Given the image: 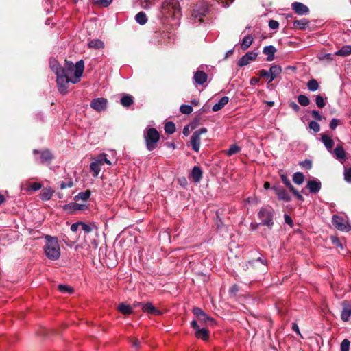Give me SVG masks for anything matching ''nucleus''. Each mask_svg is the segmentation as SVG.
I'll list each match as a JSON object with an SVG mask.
<instances>
[{
  "mask_svg": "<svg viewBox=\"0 0 351 351\" xmlns=\"http://www.w3.org/2000/svg\"><path fill=\"white\" fill-rule=\"evenodd\" d=\"M270 79L268 83L271 82L282 72L281 66L277 64L272 65L269 69Z\"/></svg>",
  "mask_w": 351,
  "mask_h": 351,
  "instance_id": "nucleus-22",
  "label": "nucleus"
},
{
  "mask_svg": "<svg viewBox=\"0 0 351 351\" xmlns=\"http://www.w3.org/2000/svg\"><path fill=\"white\" fill-rule=\"evenodd\" d=\"M207 132L206 128H202L195 131L191 137V145L194 151L198 152L200 148L201 138L200 136Z\"/></svg>",
  "mask_w": 351,
  "mask_h": 351,
  "instance_id": "nucleus-8",
  "label": "nucleus"
},
{
  "mask_svg": "<svg viewBox=\"0 0 351 351\" xmlns=\"http://www.w3.org/2000/svg\"><path fill=\"white\" fill-rule=\"evenodd\" d=\"M180 110L182 114H189L193 112V107L190 105L182 104L180 107Z\"/></svg>",
  "mask_w": 351,
  "mask_h": 351,
  "instance_id": "nucleus-43",
  "label": "nucleus"
},
{
  "mask_svg": "<svg viewBox=\"0 0 351 351\" xmlns=\"http://www.w3.org/2000/svg\"><path fill=\"white\" fill-rule=\"evenodd\" d=\"M256 261H258V262H260L261 263H262L264 265H266L267 264V261L265 258H263L261 257H258L256 260L249 261L247 264L250 266H253L254 263Z\"/></svg>",
  "mask_w": 351,
  "mask_h": 351,
  "instance_id": "nucleus-52",
  "label": "nucleus"
},
{
  "mask_svg": "<svg viewBox=\"0 0 351 351\" xmlns=\"http://www.w3.org/2000/svg\"><path fill=\"white\" fill-rule=\"evenodd\" d=\"M234 0H217V1L221 4L222 7H228Z\"/></svg>",
  "mask_w": 351,
  "mask_h": 351,
  "instance_id": "nucleus-61",
  "label": "nucleus"
},
{
  "mask_svg": "<svg viewBox=\"0 0 351 351\" xmlns=\"http://www.w3.org/2000/svg\"><path fill=\"white\" fill-rule=\"evenodd\" d=\"M351 54V46L343 45L340 49L335 52V55L339 56H348Z\"/></svg>",
  "mask_w": 351,
  "mask_h": 351,
  "instance_id": "nucleus-32",
  "label": "nucleus"
},
{
  "mask_svg": "<svg viewBox=\"0 0 351 351\" xmlns=\"http://www.w3.org/2000/svg\"><path fill=\"white\" fill-rule=\"evenodd\" d=\"M271 189L276 193L278 199L279 200L289 202L291 201V196L288 192L280 185H274L271 187Z\"/></svg>",
  "mask_w": 351,
  "mask_h": 351,
  "instance_id": "nucleus-12",
  "label": "nucleus"
},
{
  "mask_svg": "<svg viewBox=\"0 0 351 351\" xmlns=\"http://www.w3.org/2000/svg\"><path fill=\"white\" fill-rule=\"evenodd\" d=\"M332 222L333 226L339 230L346 232L351 230V226L349 225L341 216L334 215L332 216Z\"/></svg>",
  "mask_w": 351,
  "mask_h": 351,
  "instance_id": "nucleus-9",
  "label": "nucleus"
},
{
  "mask_svg": "<svg viewBox=\"0 0 351 351\" xmlns=\"http://www.w3.org/2000/svg\"><path fill=\"white\" fill-rule=\"evenodd\" d=\"M311 115H312V117L317 121H321L322 119V116L320 114V113L317 110H312Z\"/></svg>",
  "mask_w": 351,
  "mask_h": 351,
  "instance_id": "nucleus-57",
  "label": "nucleus"
},
{
  "mask_svg": "<svg viewBox=\"0 0 351 351\" xmlns=\"http://www.w3.org/2000/svg\"><path fill=\"white\" fill-rule=\"evenodd\" d=\"M202 170L198 166H195L191 170V177L194 182L198 183L202 178Z\"/></svg>",
  "mask_w": 351,
  "mask_h": 351,
  "instance_id": "nucleus-18",
  "label": "nucleus"
},
{
  "mask_svg": "<svg viewBox=\"0 0 351 351\" xmlns=\"http://www.w3.org/2000/svg\"><path fill=\"white\" fill-rule=\"evenodd\" d=\"M90 191L89 190H86L84 192H81L78 193L77 195L75 197V200L81 199L83 201H86L89 199L90 196Z\"/></svg>",
  "mask_w": 351,
  "mask_h": 351,
  "instance_id": "nucleus-39",
  "label": "nucleus"
},
{
  "mask_svg": "<svg viewBox=\"0 0 351 351\" xmlns=\"http://www.w3.org/2000/svg\"><path fill=\"white\" fill-rule=\"evenodd\" d=\"M140 305L142 307V310L144 312L151 313V314H156L160 315L161 314L160 311L156 309L152 303L147 302L145 304H140Z\"/></svg>",
  "mask_w": 351,
  "mask_h": 351,
  "instance_id": "nucleus-20",
  "label": "nucleus"
},
{
  "mask_svg": "<svg viewBox=\"0 0 351 351\" xmlns=\"http://www.w3.org/2000/svg\"><path fill=\"white\" fill-rule=\"evenodd\" d=\"M75 206H76L75 205V202H71L69 204H64L62 206V208L64 210L67 211L69 213H72L75 212Z\"/></svg>",
  "mask_w": 351,
  "mask_h": 351,
  "instance_id": "nucleus-46",
  "label": "nucleus"
},
{
  "mask_svg": "<svg viewBox=\"0 0 351 351\" xmlns=\"http://www.w3.org/2000/svg\"><path fill=\"white\" fill-rule=\"evenodd\" d=\"M118 309L123 315H129L132 312L131 306L123 303L119 304Z\"/></svg>",
  "mask_w": 351,
  "mask_h": 351,
  "instance_id": "nucleus-35",
  "label": "nucleus"
},
{
  "mask_svg": "<svg viewBox=\"0 0 351 351\" xmlns=\"http://www.w3.org/2000/svg\"><path fill=\"white\" fill-rule=\"evenodd\" d=\"M193 313L197 319L201 316H203V313H204V312L199 307L193 308Z\"/></svg>",
  "mask_w": 351,
  "mask_h": 351,
  "instance_id": "nucleus-55",
  "label": "nucleus"
},
{
  "mask_svg": "<svg viewBox=\"0 0 351 351\" xmlns=\"http://www.w3.org/2000/svg\"><path fill=\"white\" fill-rule=\"evenodd\" d=\"M308 21L306 19L302 20H297L293 22V25L296 27H299L300 29H304L308 26Z\"/></svg>",
  "mask_w": 351,
  "mask_h": 351,
  "instance_id": "nucleus-34",
  "label": "nucleus"
},
{
  "mask_svg": "<svg viewBox=\"0 0 351 351\" xmlns=\"http://www.w3.org/2000/svg\"><path fill=\"white\" fill-rule=\"evenodd\" d=\"M53 193L54 191L51 187L44 188L40 194V199L43 201H48L51 199Z\"/></svg>",
  "mask_w": 351,
  "mask_h": 351,
  "instance_id": "nucleus-25",
  "label": "nucleus"
},
{
  "mask_svg": "<svg viewBox=\"0 0 351 351\" xmlns=\"http://www.w3.org/2000/svg\"><path fill=\"white\" fill-rule=\"evenodd\" d=\"M332 152L336 158L339 160H345L346 158V152L341 145H337Z\"/></svg>",
  "mask_w": 351,
  "mask_h": 351,
  "instance_id": "nucleus-23",
  "label": "nucleus"
},
{
  "mask_svg": "<svg viewBox=\"0 0 351 351\" xmlns=\"http://www.w3.org/2000/svg\"><path fill=\"white\" fill-rule=\"evenodd\" d=\"M112 2V0H96L95 4L98 5L100 7H102V8H106Z\"/></svg>",
  "mask_w": 351,
  "mask_h": 351,
  "instance_id": "nucleus-50",
  "label": "nucleus"
},
{
  "mask_svg": "<svg viewBox=\"0 0 351 351\" xmlns=\"http://www.w3.org/2000/svg\"><path fill=\"white\" fill-rule=\"evenodd\" d=\"M258 53L254 51H250L243 55L237 62V65L239 67H243L247 65L250 62L256 60Z\"/></svg>",
  "mask_w": 351,
  "mask_h": 351,
  "instance_id": "nucleus-13",
  "label": "nucleus"
},
{
  "mask_svg": "<svg viewBox=\"0 0 351 351\" xmlns=\"http://www.w3.org/2000/svg\"><path fill=\"white\" fill-rule=\"evenodd\" d=\"M350 344V342L348 339H343L341 341V346H340L341 351H349Z\"/></svg>",
  "mask_w": 351,
  "mask_h": 351,
  "instance_id": "nucleus-49",
  "label": "nucleus"
},
{
  "mask_svg": "<svg viewBox=\"0 0 351 351\" xmlns=\"http://www.w3.org/2000/svg\"><path fill=\"white\" fill-rule=\"evenodd\" d=\"M195 337L198 339H201L202 340H204V341H206L209 338V333H208V330L205 328H197L195 331Z\"/></svg>",
  "mask_w": 351,
  "mask_h": 351,
  "instance_id": "nucleus-26",
  "label": "nucleus"
},
{
  "mask_svg": "<svg viewBox=\"0 0 351 351\" xmlns=\"http://www.w3.org/2000/svg\"><path fill=\"white\" fill-rule=\"evenodd\" d=\"M165 131L167 134H172L176 132V125L172 121H169L165 125Z\"/></svg>",
  "mask_w": 351,
  "mask_h": 351,
  "instance_id": "nucleus-37",
  "label": "nucleus"
},
{
  "mask_svg": "<svg viewBox=\"0 0 351 351\" xmlns=\"http://www.w3.org/2000/svg\"><path fill=\"white\" fill-rule=\"evenodd\" d=\"M42 188V184L40 182H34L30 185V189L34 191H38Z\"/></svg>",
  "mask_w": 351,
  "mask_h": 351,
  "instance_id": "nucleus-60",
  "label": "nucleus"
},
{
  "mask_svg": "<svg viewBox=\"0 0 351 351\" xmlns=\"http://www.w3.org/2000/svg\"><path fill=\"white\" fill-rule=\"evenodd\" d=\"M269 27L271 29H276L279 27V23L275 20H270L269 22Z\"/></svg>",
  "mask_w": 351,
  "mask_h": 351,
  "instance_id": "nucleus-59",
  "label": "nucleus"
},
{
  "mask_svg": "<svg viewBox=\"0 0 351 351\" xmlns=\"http://www.w3.org/2000/svg\"><path fill=\"white\" fill-rule=\"evenodd\" d=\"M49 65L50 68L56 75H60L63 70V67H62L56 60H50Z\"/></svg>",
  "mask_w": 351,
  "mask_h": 351,
  "instance_id": "nucleus-29",
  "label": "nucleus"
},
{
  "mask_svg": "<svg viewBox=\"0 0 351 351\" xmlns=\"http://www.w3.org/2000/svg\"><path fill=\"white\" fill-rule=\"evenodd\" d=\"M339 123V120L335 118L332 119L330 123V128L331 130H335Z\"/></svg>",
  "mask_w": 351,
  "mask_h": 351,
  "instance_id": "nucleus-58",
  "label": "nucleus"
},
{
  "mask_svg": "<svg viewBox=\"0 0 351 351\" xmlns=\"http://www.w3.org/2000/svg\"><path fill=\"white\" fill-rule=\"evenodd\" d=\"M53 158V154L49 150H44L40 152V158L39 162L42 164L50 163Z\"/></svg>",
  "mask_w": 351,
  "mask_h": 351,
  "instance_id": "nucleus-19",
  "label": "nucleus"
},
{
  "mask_svg": "<svg viewBox=\"0 0 351 351\" xmlns=\"http://www.w3.org/2000/svg\"><path fill=\"white\" fill-rule=\"evenodd\" d=\"M46 243L44 247L45 254L50 260H58L60 256V250L56 237L50 235L45 237Z\"/></svg>",
  "mask_w": 351,
  "mask_h": 351,
  "instance_id": "nucleus-2",
  "label": "nucleus"
},
{
  "mask_svg": "<svg viewBox=\"0 0 351 351\" xmlns=\"http://www.w3.org/2000/svg\"><path fill=\"white\" fill-rule=\"evenodd\" d=\"M144 138L147 149L152 151L156 147V144L160 140V134L156 128H147L144 131Z\"/></svg>",
  "mask_w": 351,
  "mask_h": 351,
  "instance_id": "nucleus-4",
  "label": "nucleus"
},
{
  "mask_svg": "<svg viewBox=\"0 0 351 351\" xmlns=\"http://www.w3.org/2000/svg\"><path fill=\"white\" fill-rule=\"evenodd\" d=\"M315 103L319 108H323L326 105L324 98L321 95L316 96Z\"/></svg>",
  "mask_w": 351,
  "mask_h": 351,
  "instance_id": "nucleus-51",
  "label": "nucleus"
},
{
  "mask_svg": "<svg viewBox=\"0 0 351 351\" xmlns=\"http://www.w3.org/2000/svg\"><path fill=\"white\" fill-rule=\"evenodd\" d=\"M73 186V182L72 180H69L68 182H62L60 183V189H64L66 188H71Z\"/></svg>",
  "mask_w": 351,
  "mask_h": 351,
  "instance_id": "nucleus-54",
  "label": "nucleus"
},
{
  "mask_svg": "<svg viewBox=\"0 0 351 351\" xmlns=\"http://www.w3.org/2000/svg\"><path fill=\"white\" fill-rule=\"evenodd\" d=\"M290 191H291L293 195L297 197V199L301 202L304 201V197L303 196L300 194V193L293 187V190H290Z\"/></svg>",
  "mask_w": 351,
  "mask_h": 351,
  "instance_id": "nucleus-62",
  "label": "nucleus"
},
{
  "mask_svg": "<svg viewBox=\"0 0 351 351\" xmlns=\"http://www.w3.org/2000/svg\"><path fill=\"white\" fill-rule=\"evenodd\" d=\"M285 222L287 223L288 225L292 226L293 225V220L291 217L288 215L287 214H285L284 215Z\"/></svg>",
  "mask_w": 351,
  "mask_h": 351,
  "instance_id": "nucleus-63",
  "label": "nucleus"
},
{
  "mask_svg": "<svg viewBox=\"0 0 351 351\" xmlns=\"http://www.w3.org/2000/svg\"><path fill=\"white\" fill-rule=\"evenodd\" d=\"M111 165V162L107 158L105 153L100 154L90 165V170L93 172V176L97 177L101 171V167L104 164Z\"/></svg>",
  "mask_w": 351,
  "mask_h": 351,
  "instance_id": "nucleus-7",
  "label": "nucleus"
},
{
  "mask_svg": "<svg viewBox=\"0 0 351 351\" xmlns=\"http://www.w3.org/2000/svg\"><path fill=\"white\" fill-rule=\"evenodd\" d=\"M229 101V98L227 96L222 97L217 103L213 105L212 110L213 112H217L223 108Z\"/></svg>",
  "mask_w": 351,
  "mask_h": 351,
  "instance_id": "nucleus-24",
  "label": "nucleus"
},
{
  "mask_svg": "<svg viewBox=\"0 0 351 351\" xmlns=\"http://www.w3.org/2000/svg\"><path fill=\"white\" fill-rule=\"evenodd\" d=\"M58 290L62 293H71L73 291V289L71 287L64 285H59Z\"/></svg>",
  "mask_w": 351,
  "mask_h": 351,
  "instance_id": "nucleus-47",
  "label": "nucleus"
},
{
  "mask_svg": "<svg viewBox=\"0 0 351 351\" xmlns=\"http://www.w3.org/2000/svg\"><path fill=\"white\" fill-rule=\"evenodd\" d=\"M307 88L310 91H316L319 88V84L316 80L311 79L307 83Z\"/></svg>",
  "mask_w": 351,
  "mask_h": 351,
  "instance_id": "nucleus-38",
  "label": "nucleus"
},
{
  "mask_svg": "<svg viewBox=\"0 0 351 351\" xmlns=\"http://www.w3.org/2000/svg\"><path fill=\"white\" fill-rule=\"evenodd\" d=\"M276 52V49L273 45H268L263 48V53L267 56V61L271 62L274 58L275 53Z\"/></svg>",
  "mask_w": 351,
  "mask_h": 351,
  "instance_id": "nucleus-17",
  "label": "nucleus"
},
{
  "mask_svg": "<svg viewBox=\"0 0 351 351\" xmlns=\"http://www.w3.org/2000/svg\"><path fill=\"white\" fill-rule=\"evenodd\" d=\"M241 151V148L236 144L231 145L230 148L226 151V154L230 156L234 154H237Z\"/></svg>",
  "mask_w": 351,
  "mask_h": 351,
  "instance_id": "nucleus-40",
  "label": "nucleus"
},
{
  "mask_svg": "<svg viewBox=\"0 0 351 351\" xmlns=\"http://www.w3.org/2000/svg\"><path fill=\"white\" fill-rule=\"evenodd\" d=\"M306 188L311 193H317L321 189V182L319 180H309Z\"/></svg>",
  "mask_w": 351,
  "mask_h": 351,
  "instance_id": "nucleus-16",
  "label": "nucleus"
},
{
  "mask_svg": "<svg viewBox=\"0 0 351 351\" xmlns=\"http://www.w3.org/2000/svg\"><path fill=\"white\" fill-rule=\"evenodd\" d=\"M259 75H260V77H267L268 81L270 79V73L269 71L263 69L259 72Z\"/></svg>",
  "mask_w": 351,
  "mask_h": 351,
  "instance_id": "nucleus-64",
  "label": "nucleus"
},
{
  "mask_svg": "<svg viewBox=\"0 0 351 351\" xmlns=\"http://www.w3.org/2000/svg\"><path fill=\"white\" fill-rule=\"evenodd\" d=\"M298 101L302 106H307L310 104L308 97L304 95H298Z\"/></svg>",
  "mask_w": 351,
  "mask_h": 351,
  "instance_id": "nucleus-42",
  "label": "nucleus"
},
{
  "mask_svg": "<svg viewBox=\"0 0 351 351\" xmlns=\"http://www.w3.org/2000/svg\"><path fill=\"white\" fill-rule=\"evenodd\" d=\"M136 21L143 25H145L147 21V18L144 12H140L135 16Z\"/></svg>",
  "mask_w": 351,
  "mask_h": 351,
  "instance_id": "nucleus-33",
  "label": "nucleus"
},
{
  "mask_svg": "<svg viewBox=\"0 0 351 351\" xmlns=\"http://www.w3.org/2000/svg\"><path fill=\"white\" fill-rule=\"evenodd\" d=\"M274 210L269 206L262 207L258 213V217L261 220L260 224L267 226L269 230L272 229L274 224Z\"/></svg>",
  "mask_w": 351,
  "mask_h": 351,
  "instance_id": "nucleus-3",
  "label": "nucleus"
},
{
  "mask_svg": "<svg viewBox=\"0 0 351 351\" xmlns=\"http://www.w3.org/2000/svg\"><path fill=\"white\" fill-rule=\"evenodd\" d=\"M121 104L124 107H130L134 103L133 97L130 95H124L121 99Z\"/></svg>",
  "mask_w": 351,
  "mask_h": 351,
  "instance_id": "nucleus-31",
  "label": "nucleus"
},
{
  "mask_svg": "<svg viewBox=\"0 0 351 351\" xmlns=\"http://www.w3.org/2000/svg\"><path fill=\"white\" fill-rule=\"evenodd\" d=\"M304 176L302 173L296 172L293 175V181L296 184H302L304 182Z\"/></svg>",
  "mask_w": 351,
  "mask_h": 351,
  "instance_id": "nucleus-36",
  "label": "nucleus"
},
{
  "mask_svg": "<svg viewBox=\"0 0 351 351\" xmlns=\"http://www.w3.org/2000/svg\"><path fill=\"white\" fill-rule=\"evenodd\" d=\"M162 10L164 14L179 17L180 8L178 0H165L162 5Z\"/></svg>",
  "mask_w": 351,
  "mask_h": 351,
  "instance_id": "nucleus-5",
  "label": "nucleus"
},
{
  "mask_svg": "<svg viewBox=\"0 0 351 351\" xmlns=\"http://www.w3.org/2000/svg\"><path fill=\"white\" fill-rule=\"evenodd\" d=\"M253 42V38L250 35H247L243 37L241 44V48L243 51L247 50Z\"/></svg>",
  "mask_w": 351,
  "mask_h": 351,
  "instance_id": "nucleus-28",
  "label": "nucleus"
},
{
  "mask_svg": "<svg viewBox=\"0 0 351 351\" xmlns=\"http://www.w3.org/2000/svg\"><path fill=\"white\" fill-rule=\"evenodd\" d=\"M84 70V64L83 60H80L74 64L71 62L66 61L63 66L62 73L67 77L70 78L71 83L77 84L80 80V77Z\"/></svg>",
  "mask_w": 351,
  "mask_h": 351,
  "instance_id": "nucleus-1",
  "label": "nucleus"
},
{
  "mask_svg": "<svg viewBox=\"0 0 351 351\" xmlns=\"http://www.w3.org/2000/svg\"><path fill=\"white\" fill-rule=\"evenodd\" d=\"M81 227L85 233L90 232L94 228H97L94 223L86 224L81 221Z\"/></svg>",
  "mask_w": 351,
  "mask_h": 351,
  "instance_id": "nucleus-41",
  "label": "nucleus"
},
{
  "mask_svg": "<svg viewBox=\"0 0 351 351\" xmlns=\"http://www.w3.org/2000/svg\"><path fill=\"white\" fill-rule=\"evenodd\" d=\"M208 75L202 71H197L193 75V81L195 84L202 85L206 82Z\"/></svg>",
  "mask_w": 351,
  "mask_h": 351,
  "instance_id": "nucleus-14",
  "label": "nucleus"
},
{
  "mask_svg": "<svg viewBox=\"0 0 351 351\" xmlns=\"http://www.w3.org/2000/svg\"><path fill=\"white\" fill-rule=\"evenodd\" d=\"M291 7L295 13L300 15L306 14L309 11L308 8L306 5L300 2L293 3Z\"/></svg>",
  "mask_w": 351,
  "mask_h": 351,
  "instance_id": "nucleus-15",
  "label": "nucleus"
},
{
  "mask_svg": "<svg viewBox=\"0 0 351 351\" xmlns=\"http://www.w3.org/2000/svg\"><path fill=\"white\" fill-rule=\"evenodd\" d=\"M351 316V306L350 304H344L341 311V317L344 322L349 320Z\"/></svg>",
  "mask_w": 351,
  "mask_h": 351,
  "instance_id": "nucleus-27",
  "label": "nucleus"
},
{
  "mask_svg": "<svg viewBox=\"0 0 351 351\" xmlns=\"http://www.w3.org/2000/svg\"><path fill=\"white\" fill-rule=\"evenodd\" d=\"M88 46L91 49H99L104 47V43L99 39H93L88 42Z\"/></svg>",
  "mask_w": 351,
  "mask_h": 351,
  "instance_id": "nucleus-30",
  "label": "nucleus"
},
{
  "mask_svg": "<svg viewBox=\"0 0 351 351\" xmlns=\"http://www.w3.org/2000/svg\"><path fill=\"white\" fill-rule=\"evenodd\" d=\"M321 141L328 151L332 153V148L334 146V141L332 138L327 134H323L322 135Z\"/></svg>",
  "mask_w": 351,
  "mask_h": 351,
  "instance_id": "nucleus-21",
  "label": "nucleus"
},
{
  "mask_svg": "<svg viewBox=\"0 0 351 351\" xmlns=\"http://www.w3.org/2000/svg\"><path fill=\"white\" fill-rule=\"evenodd\" d=\"M208 11V6L206 3H200L197 4L191 14V21H193L194 23L196 22L201 23L203 21V18L206 16Z\"/></svg>",
  "mask_w": 351,
  "mask_h": 351,
  "instance_id": "nucleus-6",
  "label": "nucleus"
},
{
  "mask_svg": "<svg viewBox=\"0 0 351 351\" xmlns=\"http://www.w3.org/2000/svg\"><path fill=\"white\" fill-rule=\"evenodd\" d=\"M280 178L285 185L290 190H293V186L291 184L289 179L285 174L280 175Z\"/></svg>",
  "mask_w": 351,
  "mask_h": 351,
  "instance_id": "nucleus-44",
  "label": "nucleus"
},
{
  "mask_svg": "<svg viewBox=\"0 0 351 351\" xmlns=\"http://www.w3.org/2000/svg\"><path fill=\"white\" fill-rule=\"evenodd\" d=\"M343 176L347 182L351 183V167H344Z\"/></svg>",
  "mask_w": 351,
  "mask_h": 351,
  "instance_id": "nucleus-45",
  "label": "nucleus"
},
{
  "mask_svg": "<svg viewBox=\"0 0 351 351\" xmlns=\"http://www.w3.org/2000/svg\"><path fill=\"white\" fill-rule=\"evenodd\" d=\"M198 320L204 323H207L208 322L213 321V319L211 317H210L205 312L204 313H203V316H201L200 317L198 318Z\"/></svg>",
  "mask_w": 351,
  "mask_h": 351,
  "instance_id": "nucleus-53",
  "label": "nucleus"
},
{
  "mask_svg": "<svg viewBox=\"0 0 351 351\" xmlns=\"http://www.w3.org/2000/svg\"><path fill=\"white\" fill-rule=\"evenodd\" d=\"M300 165L306 169H310L312 167V162L308 159L300 162Z\"/></svg>",
  "mask_w": 351,
  "mask_h": 351,
  "instance_id": "nucleus-56",
  "label": "nucleus"
},
{
  "mask_svg": "<svg viewBox=\"0 0 351 351\" xmlns=\"http://www.w3.org/2000/svg\"><path fill=\"white\" fill-rule=\"evenodd\" d=\"M56 82L59 92L62 95L66 94L69 84L71 82L70 78L60 73L56 75Z\"/></svg>",
  "mask_w": 351,
  "mask_h": 351,
  "instance_id": "nucleus-10",
  "label": "nucleus"
},
{
  "mask_svg": "<svg viewBox=\"0 0 351 351\" xmlns=\"http://www.w3.org/2000/svg\"><path fill=\"white\" fill-rule=\"evenodd\" d=\"M108 101L104 97L93 99L90 104V107L97 112L104 111L107 108Z\"/></svg>",
  "mask_w": 351,
  "mask_h": 351,
  "instance_id": "nucleus-11",
  "label": "nucleus"
},
{
  "mask_svg": "<svg viewBox=\"0 0 351 351\" xmlns=\"http://www.w3.org/2000/svg\"><path fill=\"white\" fill-rule=\"evenodd\" d=\"M308 127L313 130L315 133L318 132L320 130L319 124L315 121H311L308 123Z\"/></svg>",
  "mask_w": 351,
  "mask_h": 351,
  "instance_id": "nucleus-48",
  "label": "nucleus"
}]
</instances>
